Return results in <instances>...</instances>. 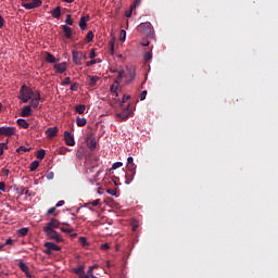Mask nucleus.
<instances>
[{"mask_svg":"<svg viewBox=\"0 0 278 278\" xmlns=\"http://www.w3.org/2000/svg\"><path fill=\"white\" fill-rule=\"evenodd\" d=\"M89 77V85L91 87L96 86L97 83L99 81V76H88Z\"/></svg>","mask_w":278,"mask_h":278,"instance_id":"c85d7f7f","label":"nucleus"},{"mask_svg":"<svg viewBox=\"0 0 278 278\" xmlns=\"http://www.w3.org/2000/svg\"><path fill=\"white\" fill-rule=\"evenodd\" d=\"M46 61L51 64L56 63V59L50 52H46Z\"/></svg>","mask_w":278,"mask_h":278,"instance_id":"5701e85b","label":"nucleus"},{"mask_svg":"<svg viewBox=\"0 0 278 278\" xmlns=\"http://www.w3.org/2000/svg\"><path fill=\"white\" fill-rule=\"evenodd\" d=\"M141 3V0H134V4L130 7V9H136Z\"/></svg>","mask_w":278,"mask_h":278,"instance_id":"09e8293b","label":"nucleus"},{"mask_svg":"<svg viewBox=\"0 0 278 278\" xmlns=\"http://www.w3.org/2000/svg\"><path fill=\"white\" fill-rule=\"evenodd\" d=\"M61 231H62V232H66V233H71V232H74V228L61 227Z\"/></svg>","mask_w":278,"mask_h":278,"instance_id":"49530a36","label":"nucleus"},{"mask_svg":"<svg viewBox=\"0 0 278 278\" xmlns=\"http://www.w3.org/2000/svg\"><path fill=\"white\" fill-rule=\"evenodd\" d=\"M53 177H54V174H53V172H51V173H48V176H47L48 180H51V179H53Z\"/></svg>","mask_w":278,"mask_h":278,"instance_id":"0e129e2a","label":"nucleus"},{"mask_svg":"<svg viewBox=\"0 0 278 278\" xmlns=\"http://www.w3.org/2000/svg\"><path fill=\"white\" fill-rule=\"evenodd\" d=\"M79 278H91V277L89 275H84L83 273V275H80Z\"/></svg>","mask_w":278,"mask_h":278,"instance_id":"774afa93","label":"nucleus"},{"mask_svg":"<svg viewBox=\"0 0 278 278\" xmlns=\"http://www.w3.org/2000/svg\"><path fill=\"white\" fill-rule=\"evenodd\" d=\"M119 85H121V80L118 79L114 80V83L111 86V92L112 93L116 92L119 88Z\"/></svg>","mask_w":278,"mask_h":278,"instance_id":"393cba45","label":"nucleus"},{"mask_svg":"<svg viewBox=\"0 0 278 278\" xmlns=\"http://www.w3.org/2000/svg\"><path fill=\"white\" fill-rule=\"evenodd\" d=\"M130 99L129 94H124L123 99H122V103L121 105H123V103H125L126 101H128Z\"/></svg>","mask_w":278,"mask_h":278,"instance_id":"8fccbe9b","label":"nucleus"},{"mask_svg":"<svg viewBox=\"0 0 278 278\" xmlns=\"http://www.w3.org/2000/svg\"><path fill=\"white\" fill-rule=\"evenodd\" d=\"M13 245V240L8 239L3 244H0V251H3L5 247Z\"/></svg>","mask_w":278,"mask_h":278,"instance_id":"c9c22d12","label":"nucleus"},{"mask_svg":"<svg viewBox=\"0 0 278 278\" xmlns=\"http://www.w3.org/2000/svg\"><path fill=\"white\" fill-rule=\"evenodd\" d=\"M83 59H84V53L81 51L73 50L72 51V61L76 65H83Z\"/></svg>","mask_w":278,"mask_h":278,"instance_id":"39448f33","label":"nucleus"},{"mask_svg":"<svg viewBox=\"0 0 278 278\" xmlns=\"http://www.w3.org/2000/svg\"><path fill=\"white\" fill-rule=\"evenodd\" d=\"M34 97V91L31 88L27 87L26 85H23L20 90V99L27 103L31 98Z\"/></svg>","mask_w":278,"mask_h":278,"instance_id":"f03ea898","label":"nucleus"},{"mask_svg":"<svg viewBox=\"0 0 278 278\" xmlns=\"http://www.w3.org/2000/svg\"><path fill=\"white\" fill-rule=\"evenodd\" d=\"M92 162L91 164L89 165L88 169L89 172H93L94 168L99 167V160L98 157H91Z\"/></svg>","mask_w":278,"mask_h":278,"instance_id":"6ab92c4d","label":"nucleus"},{"mask_svg":"<svg viewBox=\"0 0 278 278\" xmlns=\"http://www.w3.org/2000/svg\"><path fill=\"white\" fill-rule=\"evenodd\" d=\"M92 271H93V267H89V269L87 270V276L91 278L93 276Z\"/></svg>","mask_w":278,"mask_h":278,"instance_id":"680f3d73","label":"nucleus"},{"mask_svg":"<svg viewBox=\"0 0 278 278\" xmlns=\"http://www.w3.org/2000/svg\"><path fill=\"white\" fill-rule=\"evenodd\" d=\"M53 67L56 74H63L67 71V62H61L60 64H55Z\"/></svg>","mask_w":278,"mask_h":278,"instance_id":"9b49d317","label":"nucleus"},{"mask_svg":"<svg viewBox=\"0 0 278 278\" xmlns=\"http://www.w3.org/2000/svg\"><path fill=\"white\" fill-rule=\"evenodd\" d=\"M64 204H65V201H64V200H60V201L56 202L55 207H61V206H63Z\"/></svg>","mask_w":278,"mask_h":278,"instance_id":"4d7b16f0","label":"nucleus"},{"mask_svg":"<svg viewBox=\"0 0 278 278\" xmlns=\"http://www.w3.org/2000/svg\"><path fill=\"white\" fill-rule=\"evenodd\" d=\"M30 151V148H27V147H24V146H21L16 149V152L18 154H22V153H26V152H29Z\"/></svg>","mask_w":278,"mask_h":278,"instance_id":"7c9ffc66","label":"nucleus"},{"mask_svg":"<svg viewBox=\"0 0 278 278\" xmlns=\"http://www.w3.org/2000/svg\"><path fill=\"white\" fill-rule=\"evenodd\" d=\"M131 13H132V11H127V12H126V17H127V18H130V17H131Z\"/></svg>","mask_w":278,"mask_h":278,"instance_id":"338daca9","label":"nucleus"},{"mask_svg":"<svg viewBox=\"0 0 278 278\" xmlns=\"http://www.w3.org/2000/svg\"><path fill=\"white\" fill-rule=\"evenodd\" d=\"M62 28H63L64 37L66 39H71L72 36H73V30L70 28V26L68 25H63Z\"/></svg>","mask_w":278,"mask_h":278,"instance_id":"dca6fc26","label":"nucleus"},{"mask_svg":"<svg viewBox=\"0 0 278 278\" xmlns=\"http://www.w3.org/2000/svg\"><path fill=\"white\" fill-rule=\"evenodd\" d=\"M109 249H110V244L109 243H103L101 245V250H103V251H108Z\"/></svg>","mask_w":278,"mask_h":278,"instance_id":"5fc2aeb1","label":"nucleus"},{"mask_svg":"<svg viewBox=\"0 0 278 278\" xmlns=\"http://www.w3.org/2000/svg\"><path fill=\"white\" fill-rule=\"evenodd\" d=\"M4 150H8L7 143H0V155L4 154Z\"/></svg>","mask_w":278,"mask_h":278,"instance_id":"c03bdc74","label":"nucleus"},{"mask_svg":"<svg viewBox=\"0 0 278 278\" xmlns=\"http://www.w3.org/2000/svg\"><path fill=\"white\" fill-rule=\"evenodd\" d=\"M128 74H129V80H128V83H130V81H132V80L136 79L137 73H136V70H135V68H128Z\"/></svg>","mask_w":278,"mask_h":278,"instance_id":"cd10ccee","label":"nucleus"},{"mask_svg":"<svg viewBox=\"0 0 278 278\" xmlns=\"http://www.w3.org/2000/svg\"><path fill=\"white\" fill-rule=\"evenodd\" d=\"M21 115L23 117H29L31 115V106L30 105H25L24 109L22 110Z\"/></svg>","mask_w":278,"mask_h":278,"instance_id":"f3484780","label":"nucleus"},{"mask_svg":"<svg viewBox=\"0 0 278 278\" xmlns=\"http://www.w3.org/2000/svg\"><path fill=\"white\" fill-rule=\"evenodd\" d=\"M139 34L147 36L148 38H154L153 25L150 22L141 23L137 26Z\"/></svg>","mask_w":278,"mask_h":278,"instance_id":"f257e3e1","label":"nucleus"},{"mask_svg":"<svg viewBox=\"0 0 278 278\" xmlns=\"http://www.w3.org/2000/svg\"><path fill=\"white\" fill-rule=\"evenodd\" d=\"M97 63H101L100 59H96V60H91V61H87V67H91L92 65L97 64Z\"/></svg>","mask_w":278,"mask_h":278,"instance_id":"a19ab883","label":"nucleus"},{"mask_svg":"<svg viewBox=\"0 0 278 278\" xmlns=\"http://www.w3.org/2000/svg\"><path fill=\"white\" fill-rule=\"evenodd\" d=\"M93 38H94V34L92 31H88L86 37V43H91Z\"/></svg>","mask_w":278,"mask_h":278,"instance_id":"72a5a7b5","label":"nucleus"},{"mask_svg":"<svg viewBox=\"0 0 278 278\" xmlns=\"http://www.w3.org/2000/svg\"><path fill=\"white\" fill-rule=\"evenodd\" d=\"M78 242H79V244H80L83 248H86V247L89 245V243H88L86 237H79V238H78Z\"/></svg>","mask_w":278,"mask_h":278,"instance_id":"2f4dec72","label":"nucleus"},{"mask_svg":"<svg viewBox=\"0 0 278 278\" xmlns=\"http://www.w3.org/2000/svg\"><path fill=\"white\" fill-rule=\"evenodd\" d=\"M130 115V104L126 106L121 113L116 114L117 119L119 121H126L129 118Z\"/></svg>","mask_w":278,"mask_h":278,"instance_id":"6e6552de","label":"nucleus"},{"mask_svg":"<svg viewBox=\"0 0 278 278\" xmlns=\"http://www.w3.org/2000/svg\"><path fill=\"white\" fill-rule=\"evenodd\" d=\"M141 46L142 47H148V46H150V41L149 40H143V41H141Z\"/></svg>","mask_w":278,"mask_h":278,"instance_id":"e2e57ef3","label":"nucleus"},{"mask_svg":"<svg viewBox=\"0 0 278 278\" xmlns=\"http://www.w3.org/2000/svg\"><path fill=\"white\" fill-rule=\"evenodd\" d=\"M17 125L25 129L29 128V123L23 118L17 119Z\"/></svg>","mask_w":278,"mask_h":278,"instance_id":"b1692460","label":"nucleus"},{"mask_svg":"<svg viewBox=\"0 0 278 278\" xmlns=\"http://www.w3.org/2000/svg\"><path fill=\"white\" fill-rule=\"evenodd\" d=\"M136 173L135 172H126V185H130L131 181L135 179Z\"/></svg>","mask_w":278,"mask_h":278,"instance_id":"a211bd4d","label":"nucleus"},{"mask_svg":"<svg viewBox=\"0 0 278 278\" xmlns=\"http://www.w3.org/2000/svg\"><path fill=\"white\" fill-rule=\"evenodd\" d=\"M131 164H135L134 163V157L132 156H129L127 157V166L131 165Z\"/></svg>","mask_w":278,"mask_h":278,"instance_id":"13d9d810","label":"nucleus"},{"mask_svg":"<svg viewBox=\"0 0 278 278\" xmlns=\"http://www.w3.org/2000/svg\"><path fill=\"white\" fill-rule=\"evenodd\" d=\"M18 268L21 269V271H23L27 278H33L34 276L31 275V273L29 271V267L27 266L26 263L24 262H18L17 263Z\"/></svg>","mask_w":278,"mask_h":278,"instance_id":"9d476101","label":"nucleus"},{"mask_svg":"<svg viewBox=\"0 0 278 278\" xmlns=\"http://www.w3.org/2000/svg\"><path fill=\"white\" fill-rule=\"evenodd\" d=\"M147 93H148L147 91H142V92H141V94H140V100H141V101H144V100H146Z\"/></svg>","mask_w":278,"mask_h":278,"instance_id":"6e6d98bb","label":"nucleus"},{"mask_svg":"<svg viewBox=\"0 0 278 278\" xmlns=\"http://www.w3.org/2000/svg\"><path fill=\"white\" fill-rule=\"evenodd\" d=\"M76 124H77L78 127H84L87 124V119L86 118L77 117L76 118Z\"/></svg>","mask_w":278,"mask_h":278,"instance_id":"c756f323","label":"nucleus"},{"mask_svg":"<svg viewBox=\"0 0 278 278\" xmlns=\"http://www.w3.org/2000/svg\"><path fill=\"white\" fill-rule=\"evenodd\" d=\"M50 14L53 18H61L62 17V8L61 7H56L55 9H52V11H50Z\"/></svg>","mask_w":278,"mask_h":278,"instance_id":"4468645a","label":"nucleus"},{"mask_svg":"<svg viewBox=\"0 0 278 278\" xmlns=\"http://www.w3.org/2000/svg\"><path fill=\"white\" fill-rule=\"evenodd\" d=\"M127 167V172H131V173H137V165L131 164V165H126Z\"/></svg>","mask_w":278,"mask_h":278,"instance_id":"ea45409f","label":"nucleus"},{"mask_svg":"<svg viewBox=\"0 0 278 278\" xmlns=\"http://www.w3.org/2000/svg\"><path fill=\"white\" fill-rule=\"evenodd\" d=\"M60 227H61L60 220L58 218H51L45 228L59 229Z\"/></svg>","mask_w":278,"mask_h":278,"instance_id":"f8f14e48","label":"nucleus"},{"mask_svg":"<svg viewBox=\"0 0 278 278\" xmlns=\"http://www.w3.org/2000/svg\"><path fill=\"white\" fill-rule=\"evenodd\" d=\"M43 247L46 250H43V254L46 255H52L53 251H61L62 248L60 245L53 243V242H45Z\"/></svg>","mask_w":278,"mask_h":278,"instance_id":"20e7f679","label":"nucleus"},{"mask_svg":"<svg viewBox=\"0 0 278 278\" xmlns=\"http://www.w3.org/2000/svg\"><path fill=\"white\" fill-rule=\"evenodd\" d=\"M143 59H144L146 62H149L153 59V55H152L151 52L147 51V52L143 53Z\"/></svg>","mask_w":278,"mask_h":278,"instance_id":"e433bc0d","label":"nucleus"},{"mask_svg":"<svg viewBox=\"0 0 278 278\" xmlns=\"http://www.w3.org/2000/svg\"><path fill=\"white\" fill-rule=\"evenodd\" d=\"M126 37H127L126 30L122 29V30L119 31V40H121V42H125Z\"/></svg>","mask_w":278,"mask_h":278,"instance_id":"4c0bfd02","label":"nucleus"},{"mask_svg":"<svg viewBox=\"0 0 278 278\" xmlns=\"http://www.w3.org/2000/svg\"><path fill=\"white\" fill-rule=\"evenodd\" d=\"M100 203H101V200L100 199H97V200H94V201H91V202H88L87 203V206H99L100 205Z\"/></svg>","mask_w":278,"mask_h":278,"instance_id":"79ce46f5","label":"nucleus"},{"mask_svg":"<svg viewBox=\"0 0 278 278\" xmlns=\"http://www.w3.org/2000/svg\"><path fill=\"white\" fill-rule=\"evenodd\" d=\"M0 191H2V192L7 191V184L3 181L0 182Z\"/></svg>","mask_w":278,"mask_h":278,"instance_id":"de8ad7c7","label":"nucleus"},{"mask_svg":"<svg viewBox=\"0 0 278 278\" xmlns=\"http://www.w3.org/2000/svg\"><path fill=\"white\" fill-rule=\"evenodd\" d=\"M64 141L67 146L74 147L76 144L75 138L68 130L64 131Z\"/></svg>","mask_w":278,"mask_h":278,"instance_id":"1a4fd4ad","label":"nucleus"},{"mask_svg":"<svg viewBox=\"0 0 278 278\" xmlns=\"http://www.w3.org/2000/svg\"><path fill=\"white\" fill-rule=\"evenodd\" d=\"M90 21V15L87 16H81L79 22H78V26L81 30H85L87 28V22Z\"/></svg>","mask_w":278,"mask_h":278,"instance_id":"ddd939ff","label":"nucleus"},{"mask_svg":"<svg viewBox=\"0 0 278 278\" xmlns=\"http://www.w3.org/2000/svg\"><path fill=\"white\" fill-rule=\"evenodd\" d=\"M43 231L49 240H54L56 242H63L62 236L58 235V232L53 228L43 227Z\"/></svg>","mask_w":278,"mask_h":278,"instance_id":"7ed1b4c3","label":"nucleus"},{"mask_svg":"<svg viewBox=\"0 0 278 278\" xmlns=\"http://www.w3.org/2000/svg\"><path fill=\"white\" fill-rule=\"evenodd\" d=\"M88 149L94 151L97 149V141L94 138L87 140Z\"/></svg>","mask_w":278,"mask_h":278,"instance_id":"412c9836","label":"nucleus"},{"mask_svg":"<svg viewBox=\"0 0 278 278\" xmlns=\"http://www.w3.org/2000/svg\"><path fill=\"white\" fill-rule=\"evenodd\" d=\"M46 157V150L45 149H40L37 152V159L38 160H43Z\"/></svg>","mask_w":278,"mask_h":278,"instance_id":"f704fd0d","label":"nucleus"},{"mask_svg":"<svg viewBox=\"0 0 278 278\" xmlns=\"http://www.w3.org/2000/svg\"><path fill=\"white\" fill-rule=\"evenodd\" d=\"M71 90H72V91H77V90H78V84H77V83L72 84Z\"/></svg>","mask_w":278,"mask_h":278,"instance_id":"864d4df0","label":"nucleus"},{"mask_svg":"<svg viewBox=\"0 0 278 278\" xmlns=\"http://www.w3.org/2000/svg\"><path fill=\"white\" fill-rule=\"evenodd\" d=\"M71 84V77H65L64 79H63V86H65V85H70Z\"/></svg>","mask_w":278,"mask_h":278,"instance_id":"603ef678","label":"nucleus"},{"mask_svg":"<svg viewBox=\"0 0 278 278\" xmlns=\"http://www.w3.org/2000/svg\"><path fill=\"white\" fill-rule=\"evenodd\" d=\"M75 111L77 114L83 115L84 112L86 111V105L85 104H78L75 106Z\"/></svg>","mask_w":278,"mask_h":278,"instance_id":"a878e982","label":"nucleus"},{"mask_svg":"<svg viewBox=\"0 0 278 278\" xmlns=\"http://www.w3.org/2000/svg\"><path fill=\"white\" fill-rule=\"evenodd\" d=\"M66 25L68 26H73L74 21L72 20V16L70 14L66 15V20H65Z\"/></svg>","mask_w":278,"mask_h":278,"instance_id":"37998d69","label":"nucleus"},{"mask_svg":"<svg viewBox=\"0 0 278 278\" xmlns=\"http://www.w3.org/2000/svg\"><path fill=\"white\" fill-rule=\"evenodd\" d=\"M55 211H56V206L49 208V210H48V215L54 214Z\"/></svg>","mask_w":278,"mask_h":278,"instance_id":"052dcab7","label":"nucleus"},{"mask_svg":"<svg viewBox=\"0 0 278 278\" xmlns=\"http://www.w3.org/2000/svg\"><path fill=\"white\" fill-rule=\"evenodd\" d=\"M108 193L111 194V195H115L116 194L115 190H113V189H109Z\"/></svg>","mask_w":278,"mask_h":278,"instance_id":"69168bd1","label":"nucleus"},{"mask_svg":"<svg viewBox=\"0 0 278 278\" xmlns=\"http://www.w3.org/2000/svg\"><path fill=\"white\" fill-rule=\"evenodd\" d=\"M39 167V162L38 161H34L31 164H30V172H35L36 169H38Z\"/></svg>","mask_w":278,"mask_h":278,"instance_id":"58836bf2","label":"nucleus"},{"mask_svg":"<svg viewBox=\"0 0 278 278\" xmlns=\"http://www.w3.org/2000/svg\"><path fill=\"white\" fill-rule=\"evenodd\" d=\"M40 99L41 97H40V93L38 92L37 96L30 102V105L33 106V109H37L39 106Z\"/></svg>","mask_w":278,"mask_h":278,"instance_id":"aec40b11","label":"nucleus"},{"mask_svg":"<svg viewBox=\"0 0 278 278\" xmlns=\"http://www.w3.org/2000/svg\"><path fill=\"white\" fill-rule=\"evenodd\" d=\"M40 5H42V0H33L30 3H23L22 8L25 10H34L40 8Z\"/></svg>","mask_w":278,"mask_h":278,"instance_id":"423d86ee","label":"nucleus"},{"mask_svg":"<svg viewBox=\"0 0 278 278\" xmlns=\"http://www.w3.org/2000/svg\"><path fill=\"white\" fill-rule=\"evenodd\" d=\"M84 269H85L84 266H78V267H76V268H73V273H75V274L81 276V275H84Z\"/></svg>","mask_w":278,"mask_h":278,"instance_id":"473e14b6","label":"nucleus"},{"mask_svg":"<svg viewBox=\"0 0 278 278\" xmlns=\"http://www.w3.org/2000/svg\"><path fill=\"white\" fill-rule=\"evenodd\" d=\"M97 56V53L94 52V50L92 49L89 53V58L90 59H94Z\"/></svg>","mask_w":278,"mask_h":278,"instance_id":"bf43d9fd","label":"nucleus"},{"mask_svg":"<svg viewBox=\"0 0 278 278\" xmlns=\"http://www.w3.org/2000/svg\"><path fill=\"white\" fill-rule=\"evenodd\" d=\"M28 232H29V228L27 227H23L17 230V235L20 237H26Z\"/></svg>","mask_w":278,"mask_h":278,"instance_id":"bb28decb","label":"nucleus"},{"mask_svg":"<svg viewBox=\"0 0 278 278\" xmlns=\"http://www.w3.org/2000/svg\"><path fill=\"white\" fill-rule=\"evenodd\" d=\"M117 80L121 81L122 79H124V77H126L125 71L123 70L122 66H119L117 70Z\"/></svg>","mask_w":278,"mask_h":278,"instance_id":"4be33fe9","label":"nucleus"},{"mask_svg":"<svg viewBox=\"0 0 278 278\" xmlns=\"http://www.w3.org/2000/svg\"><path fill=\"white\" fill-rule=\"evenodd\" d=\"M121 167H123V163L122 162H116L112 165L111 169L115 170V169L121 168Z\"/></svg>","mask_w":278,"mask_h":278,"instance_id":"a18cd8bd","label":"nucleus"},{"mask_svg":"<svg viewBox=\"0 0 278 278\" xmlns=\"http://www.w3.org/2000/svg\"><path fill=\"white\" fill-rule=\"evenodd\" d=\"M59 132V128L58 127H49L47 130H46V135L49 137V138H53L58 135Z\"/></svg>","mask_w":278,"mask_h":278,"instance_id":"2eb2a0df","label":"nucleus"},{"mask_svg":"<svg viewBox=\"0 0 278 278\" xmlns=\"http://www.w3.org/2000/svg\"><path fill=\"white\" fill-rule=\"evenodd\" d=\"M16 134V128L14 127H0V136L11 137Z\"/></svg>","mask_w":278,"mask_h":278,"instance_id":"0eeeda50","label":"nucleus"},{"mask_svg":"<svg viewBox=\"0 0 278 278\" xmlns=\"http://www.w3.org/2000/svg\"><path fill=\"white\" fill-rule=\"evenodd\" d=\"M5 25L4 17L0 15V29H2Z\"/></svg>","mask_w":278,"mask_h":278,"instance_id":"3c124183","label":"nucleus"}]
</instances>
